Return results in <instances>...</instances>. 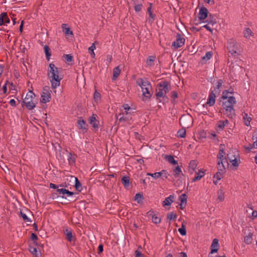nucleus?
Masks as SVG:
<instances>
[{"mask_svg": "<svg viewBox=\"0 0 257 257\" xmlns=\"http://www.w3.org/2000/svg\"><path fill=\"white\" fill-rule=\"evenodd\" d=\"M219 102L222 101V111L224 115L229 119H232L235 116L234 105L236 103V98L233 96H229L227 90L222 91V96L218 99Z\"/></svg>", "mask_w": 257, "mask_h": 257, "instance_id": "f257e3e1", "label": "nucleus"}, {"mask_svg": "<svg viewBox=\"0 0 257 257\" xmlns=\"http://www.w3.org/2000/svg\"><path fill=\"white\" fill-rule=\"evenodd\" d=\"M59 71L58 68L55 66L53 63H50L49 65L48 69V76L51 83V87L53 89H55L60 85V81L62 79V77H59Z\"/></svg>", "mask_w": 257, "mask_h": 257, "instance_id": "f03ea898", "label": "nucleus"}, {"mask_svg": "<svg viewBox=\"0 0 257 257\" xmlns=\"http://www.w3.org/2000/svg\"><path fill=\"white\" fill-rule=\"evenodd\" d=\"M136 83L141 87L143 92V100H149L152 95V92L149 90V89H152L151 83L148 80L144 81L143 78H140L137 80Z\"/></svg>", "mask_w": 257, "mask_h": 257, "instance_id": "7ed1b4c3", "label": "nucleus"}, {"mask_svg": "<svg viewBox=\"0 0 257 257\" xmlns=\"http://www.w3.org/2000/svg\"><path fill=\"white\" fill-rule=\"evenodd\" d=\"M36 95L32 90H30L26 94L25 100L23 103L29 110H32L36 107L38 103V99L35 98Z\"/></svg>", "mask_w": 257, "mask_h": 257, "instance_id": "20e7f679", "label": "nucleus"}, {"mask_svg": "<svg viewBox=\"0 0 257 257\" xmlns=\"http://www.w3.org/2000/svg\"><path fill=\"white\" fill-rule=\"evenodd\" d=\"M226 48L232 55H238L241 52L240 44L233 39H230L227 40Z\"/></svg>", "mask_w": 257, "mask_h": 257, "instance_id": "39448f33", "label": "nucleus"}, {"mask_svg": "<svg viewBox=\"0 0 257 257\" xmlns=\"http://www.w3.org/2000/svg\"><path fill=\"white\" fill-rule=\"evenodd\" d=\"M51 90L49 86H45L43 87L42 93L41 96L40 102L46 103L50 101L51 98Z\"/></svg>", "mask_w": 257, "mask_h": 257, "instance_id": "423d86ee", "label": "nucleus"}, {"mask_svg": "<svg viewBox=\"0 0 257 257\" xmlns=\"http://www.w3.org/2000/svg\"><path fill=\"white\" fill-rule=\"evenodd\" d=\"M191 117V116L188 114L182 115L179 119L180 124L186 128L191 127L193 124Z\"/></svg>", "mask_w": 257, "mask_h": 257, "instance_id": "0eeeda50", "label": "nucleus"}, {"mask_svg": "<svg viewBox=\"0 0 257 257\" xmlns=\"http://www.w3.org/2000/svg\"><path fill=\"white\" fill-rule=\"evenodd\" d=\"M37 198L40 203L49 204L53 200L51 195L48 194H36Z\"/></svg>", "mask_w": 257, "mask_h": 257, "instance_id": "6e6552de", "label": "nucleus"}, {"mask_svg": "<svg viewBox=\"0 0 257 257\" xmlns=\"http://www.w3.org/2000/svg\"><path fill=\"white\" fill-rule=\"evenodd\" d=\"M185 42V39L180 34L177 33L176 40L172 43V46L176 49L183 46Z\"/></svg>", "mask_w": 257, "mask_h": 257, "instance_id": "1a4fd4ad", "label": "nucleus"}, {"mask_svg": "<svg viewBox=\"0 0 257 257\" xmlns=\"http://www.w3.org/2000/svg\"><path fill=\"white\" fill-rule=\"evenodd\" d=\"M209 15V13L208 10L206 8L203 6L200 8L199 12L198 13V19L199 21L204 23V20L208 18Z\"/></svg>", "mask_w": 257, "mask_h": 257, "instance_id": "9d476101", "label": "nucleus"}, {"mask_svg": "<svg viewBox=\"0 0 257 257\" xmlns=\"http://www.w3.org/2000/svg\"><path fill=\"white\" fill-rule=\"evenodd\" d=\"M216 94L214 90H211L209 94L207 102L203 104V107H205L207 105L212 106L214 105L215 102Z\"/></svg>", "mask_w": 257, "mask_h": 257, "instance_id": "9b49d317", "label": "nucleus"}, {"mask_svg": "<svg viewBox=\"0 0 257 257\" xmlns=\"http://www.w3.org/2000/svg\"><path fill=\"white\" fill-rule=\"evenodd\" d=\"M156 99L163 104H165L169 102V98L166 94H163V92L161 90L156 92Z\"/></svg>", "mask_w": 257, "mask_h": 257, "instance_id": "f8f14e48", "label": "nucleus"}, {"mask_svg": "<svg viewBox=\"0 0 257 257\" xmlns=\"http://www.w3.org/2000/svg\"><path fill=\"white\" fill-rule=\"evenodd\" d=\"M211 251L209 253L208 257H212L210 255V254H213L214 253L217 252L219 249V243L218 239L217 238H214L212 240V244L210 246Z\"/></svg>", "mask_w": 257, "mask_h": 257, "instance_id": "ddd939ff", "label": "nucleus"}, {"mask_svg": "<svg viewBox=\"0 0 257 257\" xmlns=\"http://www.w3.org/2000/svg\"><path fill=\"white\" fill-rule=\"evenodd\" d=\"M64 233L66 235V239L69 242L74 241L76 237L72 234V230L71 228H66L63 230Z\"/></svg>", "mask_w": 257, "mask_h": 257, "instance_id": "4468645a", "label": "nucleus"}, {"mask_svg": "<svg viewBox=\"0 0 257 257\" xmlns=\"http://www.w3.org/2000/svg\"><path fill=\"white\" fill-rule=\"evenodd\" d=\"M48 195H51L53 200H55L56 202L63 204V203L66 202L65 199L63 198L62 194H48Z\"/></svg>", "mask_w": 257, "mask_h": 257, "instance_id": "2eb2a0df", "label": "nucleus"}, {"mask_svg": "<svg viewBox=\"0 0 257 257\" xmlns=\"http://www.w3.org/2000/svg\"><path fill=\"white\" fill-rule=\"evenodd\" d=\"M187 196L186 194H182L180 196L179 200L180 201V209L184 210L187 205Z\"/></svg>", "mask_w": 257, "mask_h": 257, "instance_id": "dca6fc26", "label": "nucleus"}, {"mask_svg": "<svg viewBox=\"0 0 257 257\" xmlns=\"http://www.w3.org/2000/svg\"><path fill=\"white\" fill-rule=\"evenodd\" d=\"M76 194H62L63 196V198L66 201V203H63V204H67L75 201L76 198L74 196V195Z\"/></svg>", "mask_w": 257, "mask_h": 257, "instance_id": "f3484780", "label": "nucleus"}, {"mask_svg": "<svg viewBox=\"0 0 257 257\" xmlns=\"http://www.w3.org/2000/svg\"><path fill=\"white\" fill-rule=\"evenodd\" d=\"M10 23V20L8 18L7 13L6 12L2 13L0 15V26L4 25L5 23L9 24Z\"/></svg>", "mask_w": 257, "mask_h": 257, "instance_id": "a211bd4d", "label": "nucleus"}, {"mask_svg": "<svg viewBox=\"0 0 257 257\" xmlns=\"http://www.w3.org/2000/svg\"><path fill=\"white\" fill-rule=\"evenodd\" d=\"M224 146V145H222V144H221L220 145L219 152L218 154L217 155V157L218 160H222V161L224 160V162H226V158L224 156L225 155L224 150V148L222 147Z\"/></svg>", "mask_w": 257, "mask_h": 257, "instance_id": "6ab92c4d", "label": "nucleus"}, {"mask_svg": "<svg viewBox=\"0 0 257 257\" xmlns=\"http://www.w3.org/2000/svg\"><path fill=\"white\" fill-rule=\"evenodd\" d=\"M152 4L150 3V6L147 9V11L149 13V23L150 24H152L155 18V15L153 13V12L152 11Z\"/></svg>", "mask_w": 257, "mask_h": 257, "instance_id": "aec40b11", "label": "nucleus"}, {"mask_svg": "<svg viewBox=\"0 0 257 257\" xmlns=\"http://www.w3.org/2000/svg\"><path fill=\"white\" fill-rule=\"evenodd\" d=\"M96 114H93L89 118V123L95 128H98L99 121L96 119Z\"/></svg>", "mask_w": 257, "mask_h": 257, "instance_id": "412c9836", "label": "nucleus"}, {"mask_svg": "<svg viewBox=\"0 0 257 257\" xmlns=\"http://www.w3.org/2000/svg\"><path fill=\"white\" fill-rule=\"evenodd\" d=\"M29 250L33 254V256L36 257H39V255L40 254L38 253L37 248L36 246H33V243H31L29 241Z\"/></svg>", "mask_w": 257, "mask_h": 257, "instance_id": "4be33fe9", "label": "nucleus"}, {"mask_svg": "<svg viewBox=\"0 0 257 257\" xmlns=\"http://www.w3.org/2000/svg\"><path fill=\"white\" fill-rule=\"evenodd\" d=\"M175 199L174 195H170L169 197H166L165 200L163 202V206H170L173 202Z\"/></svg>", "mask_w": 257, "mask_h": 257, "instance_id": "5701e85b", "label": "nucleus"}, {"mask_svg": "<svg viewBox=\"0 0 257 257\" xmlns=\"http://www.w3.org/2000/svg\"><path fill=\"white\" fill-rule=\"evenodd\" d=\"M77 156L74 153L70 152L68 158V163L70 165H74L75 164L76 158Z\"/></svg>", "mask_w": 257, "mask_h": 257, "instance_id": "b1692460", "label": "nucleus"}, {"mask_svg": "<svg viewBox=\"0 0 257 257\" xmlns=\"http://www.w3.org/2000/svg\"><path fill=\"white\" fill-rule=\"evenodd\" d=\"M74 183L73 188L78 192H81L82 190V186L80 181L77 177H74Z\"/></svg>", "mask_w": 257, "mask_h": 257, "instance_id": "393cba45", "label": "nucleus"}, {"mask_svg": "<svg viewBox=\"0 0 257 257\" xmlns=\"http://www.w3.org/2000/svg\"><path fill=\"white\" fill-rule=\"evenodd\" d=\"M197 166V161L196 160H191L189 164V171L192 173Z\"/></svg>", "mask_w": 257, "mask_h": 257, "instance_id": "a878e982", "label": "nucleus"}, {"mask_svg": "<svg viewBox=\"0 0 257 257\" xmlns=\"http://www.w3.org/2000/svg\"><path fill=\"white\" fill-rule=\"evenodd\" d=\"M130 178L128 176H124L121 178V181L122 184L123 185L124 187L125 188H127L130 186L131 182H130Z\"/></svg>", "mask_w": 257, "mask_h": 257, "instance_id": "bb28decb", "label": "nucleus"}, {"mask_svg": "<svg viewBox=\"0 0 257 257\" xmlns=\"http://www.w3.org/2000/svg\"><path fill=\"white\" fill-rule=\"evenodd\" d=\"M77 123L78 124V127L83 130H85L86 131L87 130V126L88 125L86 124V121L83 119H79L77 121Z\"/></svg>", "mask_w": 257, "mask_h": 257, "instance_id": "cd10ccee", "label": "nucleus"}, {"mask_svg": "<svg viewBox=\"0 0 257 257\" xmlns=\"http://www.w3.org/2000/svg\"><path fill=\"white\" fill-rule=\"evenodd\" d=\"M213 53L211 51L207 52L205 56L202 57V63H205L208 60H209L212 56Z\"/></svg>", "mask_w": 257, "mask_h": 257, "instance_id": "c85d7f7f", "label": "nucleus"}, {"mask_svg": "<svg viewBox=\"0 0 257 257\" xmlns=\"http://www.w3.org/2000/svg\"><path fill=\"white\" fill-rule=\"evenodd\" d=\"M122 107L124 109L125 114L126 115L128 114H132L135 113L133 111V109L132 108L127 104H124L122 105Z\"/></svg>", "mask_w": 257, "mask_h": 257, "instance_id": "c756f323", "label": "nucleus"}, {"mask_svg": "<svg viewBox=\"0 0 257 257\" xmlns=\"http://www.w3.org/2000/svg\"><path fill=\"white\" fill-rule=\"evenodd\" d=\"M205 175V172L199 171V172H196L194 177L192 179L193 182H195L200 180Z\"/></svg>", "mask_w": 257, "mask_h": 257, "instance_id": "7c9ffc66", "label": "nucleus"}, {"mask_svg": "<svg viewBox=\"0 0 257 257\" xmlns=\"http://www.w3.org/2000/svg\"><path fill=\"white\" fill-rule=\"evenodd\" d=\"M160 214L159 212H156V214H154L152 217V222L155 224H159L161 222V218L160 217Z\"/></svg>", "mask_w": 257, "mask_h": 257, "instance_id": "2f4dec72", "label": "nucleus"}, {"mask_svg": "<svg viewBox=\"0 0 257 257\" xmlns=\"http://www.w3.org/2000/svg\"><path fill=\"white\" fill-rule=\"evenodd\" d=\"M224 83V81L223 79H219L217 81V85L216 87L214 88V92L218 94H220V88L221 87L222 84Z\"/></svg>", "mask_w": 257, "mask_h": 257, "instance_id": "473e14b6", "label": "nucleus"}, {"mask_svg": "<svg viewBox=\"0 0 257 257\" xmlns=\"http://www.w3.org/2000/svg\"><path fill=\"white\" fill-rule=\"evenodd\" d=\"M208 17V18L205 21L204 23H207L208 24H211L212 25L217 23L216 19L214 18L212 14H209Z\"/></svg>", "mask_w": 257, "mask_h": 257, "instance_id": "72a5a7b5", "label": "nucleus"}, {"mask_svg": "<svg viewBox=\"0 0 257 257\" xmlns=\"http://www.w3.org/2000/svg\"><path fill=\"white\" fill-rule=\"evenodd\" d=\"M165 159L172 165H176L178 164V161L175 160L174 156L172 155H166Z\"/></svg>", "mask_w": 257, "mask_h": 257, "instance_id": "f704fd0d", "label": "nucleus"}, {"mask_svg": "<svg viewBox=\"0 0 257 257\" xmlns=\"http://www.w3.org/2000/svg\"><path fill=\"white\" fill-rule=\"evenodd\" d=\"M224 173L221 172L220 171H218L213 177V183L215 184L217 183V181L220 180L221 178H222V175Z\"/></svg>", "mask_w": 257, "mask_h": 257, "instance_id": "c9c22d12", "label": "nucleus"}, {"mask_svg": "<svg viewBox=\"0 0 257 257\" xmlns=\"http://www.w3.org/2000/svg\"><path fill=\"white\" fill-rule=\"evenodd\" d=\"M44 50L46 55V59L49 61L51 55L50 48L48 45H45L44 47Z\"/></svg>", "mask_w": 257, "mask_h": 257, "instance_id": "e433bc0d", "label": "nucleus"}, {"mask_svg": "<svg viewBox=\"0 0 257 257\" xmlns=\"http://www.w3.org/2000/svg\"><path fill=\"white\" fill-rule=\"evenodd\" d=\"M67 26V24H63L62 25V28L63 29V32L66 35H73V32L71 30V29L69 27H66Z\"/></svg>", "mask_w": 257, "mask_h": 257, "instance_id": "4c0bfd02", "label": "nucleus"}, {"mask_svg": "<svg viewBox=\"0 0 257 257\" xmlns=\"http://www.w3.org/2000/svg\"><path fill=\"white\" fill-rule=\"evenodd\" d=\"M217 169L218 171L224 173L225 170V165H223V161L218 160L217 162Z\"/></svg>", "mask_w": 257, "mask_h": 257, "instance_id": "58836bf2", "label": "nucleus"}, {"mask_svg": "<svg viewBox=\"0 0 257 257\" xmlns=\"http://www.w3.org/2000/svg\"><path fill=\"white\" fill-rule=\"evenodd\" d=\"M134 200L139 204L142 203L144 200L143 194H136Z\"/></svg>", "mask_w": 257, "mask_h": 257, "instance_id": "ea45409f", "label": "nucleus"}, {"mask_svg": "<svg viewBox=\"0 0 257 257\" xmlns=\"http://www.w3.org/2000/svg\"><path fill=\"white\" fill-rule=\"evenodd\" d=\"M252 233L249 232L248 234L244 237V242L246 244H249L252 242Z\"/></svg>", "mask_w": 257, "mask_h": 257, "instance_id": "a19ab883", "label": "nucleus"}, {"mask_svg": "<svg viewBox=\"0 0 257 257\" xmlns=\"http://www.w3.org/2000/svg\"><path fill=\"white\" fill-rule=\"evenodd\" d=\"M186 127H182L177 132V137L181 138H184L186 137Z\"/></svg>", "mask_w": 257, "mask_h": 257, "instance_id": "79ce46f5", "label": "nucleus"}, {"mask_svg": "<svg viewBox=\"0 0 257 257\" xmlns=\"http://www.w3.org/2000/svg\"><path fill=\"white\" fill-rule=\"evenodd\" d=\"M179 232L182 236H185L187 234L186 229V223L184 221L182 223V226L178 229Z\"/></svg>", "mask_w": 257, "mask_h": 257, "instance_id": "37998d69", "label": "nucleus"}, {"mask_svg": "<svg viewBox=\"0 0 257 257\" xmlns=\"http://www.w3.org/2000/svg\"><path fill=\"white\" fill-rule=\"evenodd\" d=\"M243 119L244 120V123L246 126L250 125V122L252 118L248 116L247 113H244L243 116Z\"/></svg>", "mask_w": 257, "mask_h": 257, "instance_id": "c03bdc74", "label": "nucleus"}, {"mask_svg": "<svg viewBox=\"0 0 257 257\" xmlns=\"http://www.w3.org/2000/svg\"><path fill=\"white\" fill-rule=\"evenodd\" d=\"M67 186L71 187V188H73L74 183V176H69L66 180Z\"/></svg>", "mask_w": 257, "mask_h": 257, "instance_id": "a18cd8bd", "label": "nucleus"}, {"mask_svg": "<svg viewBox=\"0 0 257 257\" xmlns=\"http://www.w3.org/2000/svg\"><path fill=\"white\" fill-rule=\"evenodd\" d=\"M156 56H150L147 59L146 63L149 66H152L154 65V62L155 60Z\"/></svg>", "mask_w": 257, "mask_h": 257, "instance_id": "49530a36", "label": "nucleus"}, {"mask_svg": "<svg viewBox=\"0 0 257 257\" xmlns=\"http://www.w3.org/2000/svg\"><path fill=\"white\" fill-rule=\"evenodd\" d=\"M224 122H222V120H219L216 124V130L217 132L222 131L224 128Z\"/></svg>", "mask_w": 257, "mask_h": 257, "instance_id": "de8ad7c7", "label": "nucleus"}, {"mask_svg": "<svg viewBox=\"0 0 257 257\" xmlns=\"http://www.w3.org/2000/svg\"><path fill=\"white\" fill-rule=\"evenodd\" d=\"M178 94L177 91H173L171 92V97L172 98L171 99V102L173 104H176L177 103V101H176L175 99L178 98Z\"/></svg>", "mask_w": 257, "mask_h": 257, "instance_id": "09e8293b", "label": "nucleus"}, {"mask_svg": "<svg viewBox=\"0 0 257 257\" xmlns=\"http://www.w3.org/2000/svg\"><path fill=\"white\" fill-rule=\"evenodd\" d=\"M169 81L166 80L161 81L160 82L158 85L157 87H158V91L161 90L162 92H163L165 90V87L164 86L165 84H168Z\"/></svg>", "mask_w": 257, "mask_h": 257, "instance_id": "8fccbe9b", "label": "nucleus"}, {"mask_svg": "<svg viewBox=\"0 0 257 257\" xmlns=\"http://www.w3.org/2000/svg\"><path fill=\"white\" fill-rule=\"evenodd\" d=\"M120 73V70L119 66H116L113 70V77L114 79L117 78Z\"/></svg>", "mask_w": 257, "mask_h": 257, "instance_id": "3c124183", "label": "nucleus"}, {"mask_svg": "<svg viewBox=\"0 0 257 257\" xmlns=\"http://www.w3.org/2000/svg\"><path fill=\"white\" fill-rule=\"evenodd\" d=\"M197 135L198 138L199 139H205L207 137V133L203 130H201L200 131H199Z\"/></svg>", "mask_w": 257, "mask_h": 257, "instance_id": "603ef678", "label": "nucleus"}, {"mask_svg": "<svg viewBox=\"0 0 257 257\" xmlns=\"http://www.w3.org/2000/svg\"><path fill=\"white\" fill-rule=\"evenodd\" d=\"M181 172V167L179 166L175 167L173 170V174L175 177H178Z\"/></svg>", "mask_w": 257, "mask_h": 257, "instance_id": "864d4df0", "label": "nucleus"}, {"mask_svg": "<svg viewBox=\"0 0 257 257\" xmlns=\"http://www.w3.org/2000/svg\"><path fill=\"white\" fill-rule=\"evenodd\" d=\"M93 98L96 102H98L101 99V95L99 92H98L96 89L93 94Z\"/></svg>", "mask_w": 257, "mask_h": 257, "instance_id": "5fc2aeb1", "label": "nucleus"}, {"mask_svg": "<svg viewBox=\"0 0 257 257\" xmlns=\"http://www.w3.org/2000/svg\"><path fill=\"white\" fill-rule=\"evenodd\" d=\"M63 57L67 62H72L73 61V57L71 54H64Z\"/></svg>", "mask_w": 257, "mask_h": 257, "instance_id": "6e6d98bb", "label": "nucleus"}, {"mask_svg": "<svg viewBox=\"0 0 257 257\" xmlns=\"http://www.w3.org/2000/svg\"><path fill=\"white\" fill-rule=\"evenodd\" d=\"M176 218L177 215L174 212H169L167 214V218L170 220L175 219Z\"/></svg>", "mask_w": 257, "mask_h": 257, "instance_id": "4d7b16f0", "label": "nucleus"}, {"mask_svg": "<svg viewBox=\"0 0 257 257\" xmlns=\"http://www.w3.org/2000/svg\"><path fill=\"white\" fill-rule=\"evenodd\" d=\"M20 216L23 218V220L25 222H32L31 219H30L27 215L22 211H20Z\"/></svg>", "mask_w": 257, "mask_h": 257, "instance_id": "13d9d810", "label": "nucleus"}, {"mask_svg": "<svg viewBox=\"0 0 257 257\" xmlns=\"http://www.w3.org/2000/svg\"><path fill=\"white\" fill-rule=\"evenodd\" d=\"M252 34V32L249 28H246L244 31V36L246 38H249Z\"/></svg>", "mask_w": 257, "mask_h": 257, "instance_id": "bf43d9fd", "label": "nucleus"}, {"mask_svg": "<svg viewBox=\"0 0 257 257\" xmlns=\"http://www.w3.org/2000/svg\"><path fill=\"white\" fill-rule=\"evenodd\" d=\"M31 239L32 241V242H31V243H33L36 245V242L38 239L37 234L35 233H32L31 235Z\"/></svg>", "mask_w": 257, "mask_h": 257, "instance_id": "052dcab7", "label": "nucleus"}, {"mask_svg": "<svg viewBox=\"0 0 257 257\" xmlns=\"http://www.w3.org/2000/svg\"><path fill=\"white\" fill-rule=\"evenodd\" d=\"M165 90L163 91V94H167L168 92L171 89V85L170 82H168V84H165Z\"/></svg>", "mask_w": 257, "mask_h": 257, "instance_id": "680f3d73", "label": "nucleus"}, {"mask_svg": "<svg viewBox=\"0 0 257 257\" xmlns=\"http://www.w3.org/2000/svg\"><path fill=\"white\" fill-rule=\"evenodd\" d=\"M160 173L161 174L160 177H162L163 179H167L169 175L167 171L165 170H162L161 172H160Z\"/></svg>", "mask_w": 257, "mask_h": 257, "instance_id": "e2e57ef3", "label": "nucleus"}, {"mask_svg": "<svg viewBox=\"0 0 257 257\" xmlns=\"http://www.w3.org/2000/svg\"><path fill=\"white\" fill-rule=\"evenodd\" d=\"M228 156H229V155H227V158L229 159V161L231 163H232V166H233L234 167H237V166H238L239 163L238 162V161H237V159L236 158H235L234 159L231 160V159L229 158Z\"/></svg>", "mask_w": 257, "mask_h": 257, "instance_id": "0e129e2a", "label": "nucleus"}, {"mask_svg": "<svg viewBox=\"0 0 257 257\" xmlns=\"http://www.w3.org/2000/svg\"><path fill=\"white\" fill-rule=\"evenodd\" d=\"M161 173L159 172H156L155 173H148L147 174V175H148V176H151L152 177L154 178H158L159 177H161Z\"/></svg>", "mask_w": 257, "mask_h": 257, "instance_id": "69168bd1", "label": "nucleus"}, {"mask_svg": "<svg viewBox=\"0 0 257 257\" xmlns=\"http://www.w3.org/2000/svg\"><path fill=\"white\" fill-rule=\"evenodd\" d=\"M61 188L57 189V193H74L73 191H69L68 189H66V188H63L60 187Z\"/></svg>", "mask_w": 257, "mask_h": 257, "instance_id": "338daca9", "label": "nucleus"}, {"mask_svg": "<svg viewBox=\"0 0 257 257\" xmlns=\"http://www.w3.org/2000/svg\"><path fill=\"white\" fill-rule=\"evenodd\" d=\"M143 6L142 3L138 4L137 5L134 6V9L136 12H140L143 8Z\"/></svg>", "mask_w": 257, "mask_h": 257, "instance_id": "774afa93", "label": "nucleus"}]
</instances>
